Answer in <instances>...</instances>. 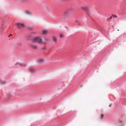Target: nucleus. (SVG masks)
I'll list each match as a JSON object with an SVG mask.
<instances>
[{
	"mask_svg": "<svg viewBox=\"0 0 126 126\" xmlns=\"http://www.w3.org/2000/svg\"><path fill=\"white\" fill-rule=\"evenodd\" d=\"M12 35L11 34L10 35H9V37H10V36H12Z\"/></svg>",
	"mask_w": 126,
	"mask_h": 126,
	"instance_id": "dca6fc26",
	"label": "nucleus"
},
{
	"mask_svg": "<svg viewBox=\"0 0 126 126\" xmlns=\"http://www.w3.org/2000/svg\"><path fill=\"white\" fill-rule=\"evenodd\" d=\"M48 33V31L46 30H43L42 32V34L43 35H46Z\"/></svg>",
	"mask_w": 126,
	"mask_h": 126,
	"instance_id": "423d86ee",
	"label": "nucleus"
},
{
	"mask_svg": "<svg viewBox=\"0 0 126 126\" xmlns=\"http://www.w3.org/2000/svg\"><path fill=\"white\" fill-rule=\"evenodd\" d=\"M112 18V16H111L109 18V19H111Z\"/></svg>",
	"mask_w": 126,
	"mask_h": 126,
	"instance_id": "ddd939ff",
	"label": "nucleus"
},
{
	"mask_svg": "<svg viewBox=\"0 0 126 126\" xmlns=\"http://www.w3.org/2000/svg\"><path fill=\"white\" fill-rule=\"evenodd\" d=\"M32 47H36V46H33Z\"/></svg>",
	"mask_w": 126,
	"mask_h": 126,
	"instance_id": "2eb2a0df",
	"label": "nucleus"
},
{
	"mask_svg": "<svg viewBox=\"0 0 126 126\" xmlns=\"http://www.w3.org/2000/svg\"><path fill=\"white\" fill-rule=\"evenodd\" d=\"M45 39L46 40V41H48V40L47 38H45Z\"/></svg>",
	"mask_w": 126,
	"mask_h": 126,
	"instance_id": "f8f14e48",
	"label": "nucleus"
},
{
	"mask_svg": "<svg viewBox=\"0 0 126 126\" xmlns=\"http://www.w3.org/2000/svg\"><path fill=\"white\" fill-rule=\"evenodd\" d=\"M44 60V59L42 58H39L38 59V61L40 63L43 62Z\"/></svg>",
	"mask_w": 126,
	"mask_h": 126,
	"instance_id": "39448f33",
	"label": "nucleus"
},
{
	"mask_svg": "<svg viewBox=\"0 0 126 126\" xmlns=\"http://www.w3.org/2000/svg\"><path fill=\"white\" fill-rule=\"evenodd\" d=\"M52 40L55 42H57V37L56 36H53L52 37Z\"/></svg>",
	"mask_w": 126,
	"mask_h": 126,
	"instance_id": "20e7f679",
	"label": "nucleus"
},
{
	"mask_svg": "<svg viewBox=\"0 0 126 126\" xmlns=\"http://www.w3.org/2000/svg\"><path fill=\"white\" fill-rule=\"evenodd\" d=\"M69 11H66L64 12V14L66 16L69 14Z\"/></svg>",
	"mask_w": 126,
	"mask_h": 126,
	"instance_id": "0eeeda50",
	"label": "nucleus"
},
{
	"mask_svg": "<svg viewBox=\"0 0 126 126\" xmlns=\"http://www.w3.org/2000/svg\"><path fill=\"white\" fill-rule=\"evenodd\" d=\"M118 31H119V30H118Z\"/></svg>",
	"mask_w": 126,
	"mask_h": 126,
	"instance_id": "f3484780",
	"label": "nucleus"
},
{
	"mask_svg": "<svg viewBox=\"0 0 126 126\" xmlns=\"http://www.w3.org/2000/svg\"><path fill=\"white\" fill-rule=\"evenodd\" d=\"M16 26L17 27L19 28L24 26V25L23 24L21 23H17L16 24Z\"/></svg>",
	"mask_w": 126,
	"mask_h": 126,
	"instance_id": "f03ea898",
	"label": "nucleus"
},
{
	"mask_svg": "<svg viewBox=\"0 0 126 126\" xmlns=\"http://www.w3.org/2000/svg\"><path fill=\"white\" fill-rule=\"evenodd\" d=\"M63 37V35L62 34H60V37L61 38H62Z\"/></svg>",
	"mask_w": 126,
	"mask_h": 126,
	"instance_id": "9d476101",
	"label": "nucleus"
},
{
	"mask_svg": "<svg viewBox=\"0 0 126 126\" xmlns=\"http://www.w3.org/2000/svg\"><path fill=\"white\" fill-rule=\"evenodd\" d=\"M15 65H21V66L22 65L21 64H20V63H18V62L16 63H15Z\"/></svg>",
	"mask_w": 126,
	"mask_h": 126,
	"instance_id": "6e6552de",
	"label": "nucleus"
},
{
	"mask_svg": "<svg viewBox=\"0 0 126 126\" xmlns=\"http://www.w3.org/2000/svg\"><path fill=\"white\" fill-rule=\"evenodd\" d=\"M35 49H36V47H35Z\"/></svg>",
	"mask_w": 126,
	"mask_h": 126,
	"instance_id": "a211bd4d",
	"label": "nucleus"
},
{
	"mask_svg": "<svg viewBox=\"0 0 126 126\" xmlns=\"http://www.w3.org/2000/svg\"><path fill=\"white\" fill-rule=\"evenodd\" d=\"M104 115L103 114H101V118L102 119Z\"/></svg>",
	"mask_w": 126,
	"mask_h": 126,
	"instance_id": "1a4fd4ad",
	"label": "nucleus"
},
{
	"mask_svg": "<svg viewBox=\"0 0 126 126\" xmlns=\"http://www.w3.org/2000/svg\"><path fill=\"white\" fill-rule=\"evenodd\" d=\"M32 41L39 44H41L43 42V40L41 37H36L33 38Z\"/></svg>",
	"mask_w": 126,
	"mask_h": 126,
	"instance_id": "f257e3e1",
	"label": "nucleus"
},
{
	"mask_svg": "<svg viewBox=\"0 0 126 126\" xmlns=\"http://www.w3.org/2000/svg\"><path fill=\"white\" fill-rule=\"evenodd\" d=\"M111 104H110V105H109V106L110 107H111Z\"/></svg>",
	"mask_w": 126,
	"mask_h": 126,
	"instance_id": "4468645a",
	"label": "nucleus"
},
{
	"mask_svg": "<svg viewBox=\"0 0 126 126\" xmlns=\"http://www.w3.org/2000/svg\"><path fill=\"white\" fill-rule=\"evenodd\" d=\"M81 8L84 11L86 12L89 11L90 10L87 7L85 6H82Z\"/></svg>",
	"mask_w": 126,
	"mask_h": 126,
	"instance_id": "7ed1b4c3",
	"label": "nucleus"
},
{
	"mask_svg": "<svg viewBox=\"0 0 126 126\" xmlns=\"http://www.w3.org/2000/svg\"><path fill=\"white\" fill-rule=\"evenodd\" d=\"M33 69H31V72H32L33 71Z\"/></svg>",
	"mask_w": 126,
	"mask_h": 126,
	"instance_id": "9b49d317",
	"label": "nucleus"
}]
</instances>
